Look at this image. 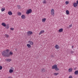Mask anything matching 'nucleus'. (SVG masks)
<instances>
[{"label": "nucleus", "instance_id": "f257e3e1", "mask_svg": "<svg viewBox=\"0 0 78 78\" xmlns=\"http://www.w3.org/2000/svg\"><path fill=\"white\" fill-rule=\"evenodd\" d=\"M8 53V52H7L6 51H3L2 52V55L4 57H7V58L9 56V54Z\"/></svg>", "mask_w": 78, "mask_h": 78}, {"label": "nucleus", "instance_id": "f03ea898", "mask_svg": "<svg viewBox=\"0 0 78 78\" xmlns=\"http://www.w3.org/2000/svg\"><path fill=\"white\" fill-rule=\"evenodd\" d=\"M52 69H55L56 71H58L59 70V69L58 68V65H54V66H52Z\"/></svg>", "mask_w": 78, "mask_h": 78}, {"label": "nucleus", "instance_id": "7ed1b4c3", "mask_svg": "<svg viewBox=\"0 0 78 78\" xmlns=\"http://www.w3.org/2000/svg\"><path fill=\"white\" fill-rule=\"evenodd\" d=\"M14 68L13 67H11L10 69L9 70V72L10 73H13L14 72Z\"/></svg>", "mask_w": 78, "mask_h": 78}, {"label": "nucleus", "instance_id": "20e7f679", "mask_svg": "<svg viewBox=\"0 0 78 78\" xmlns=\"http://www.w3.org/2000/svg\"><path fill=\"white\" fill-rule=\"evenodd\" d=\"M51 14L52 16H54V15H55V10H54L53 9H51Z\"/></svg>", "mask_w": 78, "mask_h": 78}, {"label": "nucleus", "instance_id": "39448f33", "mask_svg": "<svg viewBox=\"0 0 78 78\" xmlns=\"http://www.w3.org/2000/svg\"><path fill=\"white\" fill-rule=\"evenodd\" d=\"M32 12V10L31 9H29L27 10V11L26 12V14H29L30 13H31Z\"/></svg>", "mask_w": 78, "mask_h": 78}, {"label": "nucleus", "instance_id": "423d86ee", "mask_svg": "<svg viewBox=\"0 0 78 78\" xmlns=\"http://www.w3.org/2000/svg\"><path fill=\"white\" fill-rule=\"evenodd\" d=\"M33 34V32L31 31H29L27 32V34L28 36H30V35H31Z\"/></svg>", "mask_w": 78, "mask_h": 78}, {"label": "nucleus", "instance_id": "0eeeda50", "mask_svg": "<svg viewBox=\"0 0 78 78\" xmlns=\"http://www.w3.org/2000/svg\"><path fill=\"white\" fill-rule=\"evenodd\" d=\"M28 43H29L30 45H33L34 44V43L32 41H29L28 42Z\"/></svg>", "mask_w": 78, "mask_h": 78}, {"label": "nucleus", "instance_id": "6e6552de", "mask_svg": "<svg viewBox=\"0 0 78 78\" xmlns=\"http://www.w3.org/2000/svg\"><path fill=\"white\" fill-rule=\"evenodd\" d=\"M21 18L22 19H26V16L25 15H23L21 16Z\"/></svg>", "mask_w": 78, "mask_h": 78}, {"label": "nucleus", "instance_id": "1a4fd4ad", "mask_svg": "<svg viewBox=\"0 0 78 78\" xmlns=\"http://www.w3.org/2000/svg\"><path fill=\"white\" fill-rule=\"evenodd\" d=\"M44 32H45V31H44V30H41L40 31L39 33V35H41V34H42V33H44Z\"/></svg>", "mask_w": 78, "mask_h": 78}, {"label": "nucleus", "instance_id": "9d476101", "mask_svg": "<svg viewBox=\"0 0 78 78\" xmlns=\"http://www.w3.org/2000/svg\"><path fill=\"white\" fill-rule=\"evenodd\" d=\"M73 6L74 7L76 8V7L78 6V4H77L76 3L74 2L73 4Z\"/></svg>", "mask_w": 78, "mask_h": 78}, {"label": "nucleus", "instance_id": "9b49d317", "mask_svg": "<svg viewBox=\"0 0 78 78\" xmlns=\"http://www.w3.org/2000/svg\"><path fill=\"white\" fill-rule=\"evenodd\" d=\"M41 71V73H44V72H45L46 71V70L44 68H42Z\"/></svg>", "mask_w": 78, "mask_h": 78}, {"label": "nucleus", "instance_id": "f8f14e48", "mask_svg": "<svg viewBox=\"0 0 78 78\" xmlns=\"http://www.w3.org/2000/svg\"><path fill=\"white\" fill-rule=\"evenodd\" d=\"M73 70V69L72 68H69L68 70V72H72Z\"/></svg>", "mask_w": 78, "mask_h": 78}, {"label": "nucleus", "instance_id": "ddd939ff", "mask_svg": "<svg viewBox=\"0 0 78 78\" xmlns=\"http://www.w3.org/2000/svg\"><path fill=\"white\" fill-rule=\"evenodd\" d=\"M55 48L56 49H59V46L58 45V44H56L55 46Z\"/></svg>", "mask_w": 78, "mask_h": 78}, {"label": "nucleus", "instance_id": "4468645a", "mask_svg": "<svg viewBox=\"0 0 78 78\" xmlns=\"http://www.w3.org/2000/svg\"><path fill=\"white\" fill-rule=\"evenodd\" d=\"M8 55H9V56H8V57H10V55H13V53L12 52V51H11L10 52L9 54H8Z\"/></svg>", "mask_w": 78, "mask_h": 78}, {"label": "nucleus", "instance_id": "2eb2a0df", "mask_svg": "<svg viewBox=\"0 0 78 78\" xmlns=\"http://www.w3.org/2000/svg\"><path fill=\"white\" fill-rule=\"evenodd\" d=\"M6 60L7 62H11L12 61L11 59L9 58H7L6 59Z\"/></svg>", "mask_w": 78, "mask_h": 78}, {"label": "nucleus", "instance_id": "dca6fc26", "mask_svg": "<svg viewBox=\"0 0 78 78\" xmlns=\"http://www.w3.org/2000/svg\"><path fill=\"white\" fill-rule=\"evenodd\" d=\"M8 14L10 16H11L12 14V12L11 11H9L8 12Z\"/></svg>", "mask_w": 78, "mask_h": 78}, {"label": "nucleus", "instance_id": "f3484780", "mask_svg": "<svg viewBox=\"0 0 78 78\" xmlns=\"http://www.w3.org/2000/svg\"><path fill=\"white\" fill-rule=\"evenodd\" d=\"M2 25L3 27H5L6 26V25L5 23H2Z\"/></svg>", "mask_w": 78, "mask_h": 78}, {"label": "nucleus", "instance_id": "a211bd4d", "mask_svg": "<svg viewBox=\"0 0 78 78\" xmlns=\"http://www.w3.org/2000/svg\"><path fill=\"white\" fill-rule=\"evenodd\" d=\"M59 32L60 33H61L63 31V29L62 28H61L58 30Z\"/></svg>", "mask_w": 78, "mask_h": 78}, {"label": "nucleus", "instance_id": "6ab92c4d", "mask_svg": "<svg viewBox=\"0 0 78 78\" xmlns=\"http://www.w3.org/2000/svg\"><path fill=\"white\" fill-rule=\"evenodd\" d=\"M66 12L67 15H69L70 12H69V10H66Z\"/></svg>", "mask_w": 78, "mask_h": 78}, {"label": "nucleus", "instance_id": "aec40b11", "mask_svg": "<svg viewBox=\"0 0 78 78\" xmlns=\"http://www.w3.org/2000/svg\"><path fill=\"white\" fill-rule=\"evenodd\" d=\"M74 74L75 75H78V71L76 70L75 71V72H74Z\"/></svg>", "mask_w": 78, "mask_h": 78}, {"label": "nucleus", "instance_id": "412c9836", "mask_svg": "<svg viewBox=\"0 0 78 78\" xmlns=\"http://www.w3.org/2000/svg\"><path fill=\"white\" fill-rule=\"evenodd\" d=\"M46 21V18H44L42 19V22H45Z\"/></svg>", "mask_w": 78, "mask_h": 78}, {"label": "nucleus", "instance_id": "4be33fe9", "mask_svg": "<svg viewBox=\"0 0 78 78\" xmlns=\"http://www.w3.org/2000/svg\"><path fill=\"white\" fill-rule=\"evenodd\" d=\"M27 46L28 48H30V47H31V45H30V44H27Z\"/></svg>", "mask_w": 78, "mask_h": 78}, {"label": "nucleus", "instance_id": "5701e85b", "mask_svg": "<svg viewBox=\"0 0 78 78\" xmlns=\"http://www.w3.org/2000/svg\"><path fill=\"white\" fill-rule=\"evenodd\" d=\"M5 11V8H2L1 9V11L2 12H3V11Z\"/></svg>", "mask_w": 78, "mask_h": 78}, {"label": "nucleus", "instance_id": "b1692460", "mask_svg": "<svg viewBox=\"0 0 78 78\" xmlns=\"http://www.w3.org/2000/svg\"><path fill=\"white\" fill-rule=\"evenodd\" d=\"M42 2L43 4H46L47 3V1L45 0L43 1Z\"/></svg>", "mask_w": 78, "mask_h": 78}, {"label": "nucleus", "instance_id": "393cba45", "mask_svg": "<svg viewBox=\"0 0 78 78\" xmlns=\"http://www.w3.org/2000/svg\"><path fill=\"white\" fill-rule=\"evenodd\" d=\"M65 3L66 5H68V4H69V1H66Z\"/></svg>", "mask_w": 78, "mask_h": 78}, {"label": "nucleus", "instance_id": "a878e982", "mask_svg": "<svg viewBox=\"0 0 78 78\" xmlns=\"http://www.w3.org/2000/svg\"><path fill=\"white\" fill-rule=\"evenodd\" d=\"M5 37H9V35L7 34H5Z\"/></svg>", "mask_w": 78, "mask_h": 78}, {"label": "nucleus", "instance_id": "bb28decb", "mask_svg": "<svg viewBox=\"0 0 78 78\" xmlns=\"http://www.w3.org/2000/svg\"><path fill=\"white\" fill-rule=\"evenodd\" d=\"M58 74H59V73H54L53 75H55V76H56V75H58Z\"/></svg>", "mask_w": 78, "mask_h": 78}, {"label": "nucleus", "instance_id": "cd10ccee", "mask_svg": "<svg viewBox=\"0 0 78 78\" xmlns=\"http://www.w3.org/2000/svg\"><path fill=\"white\" fill-rule=\"evenodd\" d=\"M17 8L18 9H20L21 8V7L20 6V5H17Z\"/></svg>", "mask_w": 78, "mask_h": 78}, {"label": "nucleus", "instance_id": "c85d7f7f", "mask_svg": "<svg viewBox=\"0 0 78 78\" xmlns=\"http://www.w3.org/2000/svg\"><path fill=\"white\" fill-rule=\"evenodd\" d=\"M18 14L19 16H21L22 15V13L20 12H18Z\"/></svg>", "mask_w": 78, "mask_h": 78}, {"label": "nucleus", "instance_id": "c756f323", "mask_svg": "<svg viewBox=\"0 0 78 78\" xmlns=\"http://www.w3.org/2000/svg\"><path fill=\"white\" fill-rule=\"evenodd\" d=\"M7 29H9V24H7Z\"/></svg>", "mask_w": 78, "mask_h": 78}, {"label": "nucleus", "instance_id": "7c9ffc66", "mask_svg": "<svg viewBox=\"0 0 78 78\" xmlns=\"http://www.w3.org/2000/svg\"><path fill=\"white\" fill-rule=\"evenodd\" d=\"M75 52L74 51H71V54H73V53H74Z\"/></svg>", "mask_w": 78, "mask_h": 78}, {"label": "nucleus", "instance_id": "2f4dec72", "mask_svg": "<svg viewBox=\"0 0 78 78\" xmlns=\"http://www.w3.org/2000/svg\"><path fill=\"white\" fill-rule=\"evenodd\" d=\"M2 68H3V67H2V66H0V70H2Z\"/></svg>", "mask_w": 78, "mask_h": 78}, {"label": "nucleus", "instance_id": "473e14b6", "mask_svg": "<svg viewBox=\"0 0 78 78\" xmlns=\"http://www.w3.org/2000/svg\"><path fill=\"white\" fill-rule=\"evenodd\" d=\"M73 77H72V76H70L69 77V78H73Z\"/></svg>", "mask_w": 78, "mask_h": 78}, {"label": "nucleus", "instance_id": "72a5a7b5", "mask_svg": "<svg viewBox=\"0 0 78 78\" xmlns=\"http://www.w3.org/2000/svg\"><path fill=\"white\" fill-rule=\"evenodd\" d=\"M10 30H14V29L13 28H10Z\"/></svg>", "mask_w": 78, "mask_h": 78}, {"label": "nucleus", "instance_id": "f704fd0d", "mask_svg": "<svg viewBox=\"0 0 78 78\" xmlns=\"http://www.w3.org/2000/svg\"><path fill=\"white\" fill-rule=\"evenodd\" d=\"M6 51L7 52H8V51H9V49H6V51Z\"/></svg>", "mask_w": 78, "mask_h": 78}, {"label": "nucleus", "instance_id": "c9c22d12", "mask_svg": "<svg viewBox=\"0 0 78 78\" xmlns=\"http://www.w3.org/2000/svg\"><path fill=\"white\" fill-rule=\"evenodd\" d=\"M69 26L70 27H72V24H71L70 25H69Z\"/></svg>", "mask_w": 78, "mask_h": 78}, {"label": "nucleus", "instance_id": "e433bc0d", "mask_svg": "<svg viewBox=\"0 0 78 78\" xmlns=\"http://www.w3.org/2000/svg\"><path fill=\"white\" fill-rule=\"evenodd\" d=\"M76 3L78 5V0L77 1Z\"/></svg>", "mask_w": 78, "mask_h": 78}, {"label": "nucleus", "instance_id": "4c0bfd02", "mask_svg": "<svg viewBox=\"0 0 78 78\" xmlns=\"http://www.w3.org/2000/svg\"><path fill=\"white\" fill-rule=\"evenodd\" d=\"M74 47V46H72V48H73V47Z\"/></svg>", "mask_w": 78, "mask_h": 78}]
</instances>
